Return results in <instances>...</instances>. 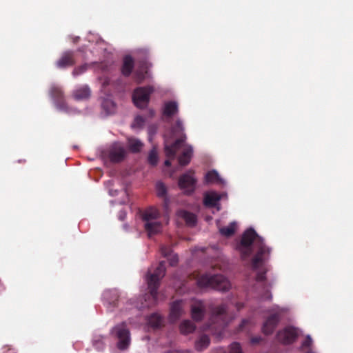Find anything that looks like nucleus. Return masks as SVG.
I'll return each mask as SVG.
<instances>
[{
  "mask_svg": "<svg viewBox=\"0 0 353 353\" xmlns=\"http://www.w3.org/2000/svg\"><path fill=\"white\" fill-rule=\"evenodd\" d=\"M237 249L241 254L242 260H247L254 252L251 261L250 267L258 271L256 280L263 282L265 280L267 270L265 263L269 260L272 249L264 242V239L259 236L253 228L246 230L242 234Z\"/></svg>",
  "mask_w": 353,
  "mask_h": 353,
  "instance_id": "nucleus-1",
  "label": "nucleus"
},
{
  "mask_svg": "<svg viewBox=\"0 0 353 353\" xmlns=\"http://www.w3.org/2000/svg\"><path fill=\"white\" fill-rule=\"evenodd\" d=\"M165 274V263L161 261L152 274L148 273L146 281L149 289V293L145 294L141 298V304H136L135 307L139 310L150 307L156 305L157 302L158 289L161 279Z\"/></svg>",
  "mask_w": 353,
  "mask_h": 353,
  "instance_id": "nucleus-2",
  "label": "nucleus"
},
{
  "mask_svg": "<svg viewBox=\"0 0 353 353\" xmlns=\"http://www.w3.org/2000/svg\"><path fill=\"white\" fill-rule=\"evenodd\" d=\"M226 310L227 307L224 304L214 307L205 330L215 333L220 332L228 323Z\"/></svg>",
  "mask_w": 353,
  "mask_h": 353,
  "instance_id": "nucleus-3",
  "label": "nucleus"
},
{
  "mask_svg": "<svg viewBox=\"0 0 353 353\" xmlns=\"http://www.w3.org/2000/svg\"><path fill=\"white\" fill-rule=\"evenodd\" d=\"M200 288H212L219 291H227L230 287L229 281L221 274H203L196 281Z\"/></svg>",
  "mask_w": 353,
  "mask_h": 353,
  "instance_id": "nucleus-4",
  "label": "nucleus"
},
{
  "mask_svg": "<svg viewBox=\"0 0 353 353\" xmlns=\"http://www.w3.org/2000/svg\"><path fill=\"white\" fill-rule=\"evenodd\" d=\"M171 132L173 137H177L176 140L172 144L165 145V155L170 159H174L176 152L181 148L186 139L184 133V128L181 120H176L175 124L172 127Z\"/></svg>",
  "mask_w": 353,
  "mask_h": 353,
  "instance_id": "nucleus-5",
  "label": "nucleus"
},
{
  "mask_svg": "<svg viewBox=\"0 0 353 353\" xmlns=\"http://www.w3.org/2000/svg\"><path fill=\"white\" fill-rule=\"evenodd\" d=\"M111 333L118 339L117 347L119 350H123L128 347L130 343V334L125 322L115 325Z\"/></svg>",
  "mask_w": 353,
  "mask_h": 353,
  "instance_id": "nucleus-6",
  "label": "nucleus"
},
{
  "mask_svg": "<svg viewBox=\"0 0 353 353\" xmlns=\"http://www.w3.org/2000/svg\"><path fill=\"white\" fill-rule=\"evenodd\" d=\"M153 92L154 88L151 85L136 88L132 94L134 105L139 108L147 107L150 101V94Z\"/></svg>",
  "mask_w": 353,
  "mask_h": 353,
  "instance_id": "nucleus-7",
  "label": "nucleus"
},
{
  "mask_svg": "<svg viewBox=\"0 0 353 353\" xmlns=\"http://www.w3.org/2000/svg\"><path fill=\"white\" fill-rule=\"evenodd\" d=\"M193 174L194 172L189 170L186 173L182 174L179 179V188L184 190L187 194H191L195 190L196 179L194 177Z\"/></svg>",
  "mask_w": 353,
  "mask_h": 353,
  "instance_id": "nucleus-8",
  "label": "nucleus"
},
{
  "mask_svg": "<svg viewBox=\"0 0 353 353\" xmlns=\"http://www.w3.org/2000/svg\"><path fill=\"white\" fill-rule=\"evenodd\" d=\"M298 336V330L292 326H288L279 331L276 334L278 341L285 345L293 343L296 340Z\"/></svg>",
  "mask_w": 353,
  "mask_h": 353,
  "instance_id": "nucleus-9",
  "label": "nucleus"
},
{
  "mask_svg": "<svg viewBox=\"0 0 353 353\" xmlns=\"http://www.w3.org/2000/svg\"><path fill=\"white\" fill-rule=\"evenodd\" d=\"M50 94L58 109L61 110H67V104L64 99L63 92L60 87L56 85L52 86L50 90Z\"/></svg>",
  "mask_w": 353,
  "mask_h": 353,
  "instance_id": "nucleus-10",
  "label": "nucleus"
},
{
  "mask_svg": "<svg viewBox=\"0 0 353 353\" xmlns=\"http://www.w3.org/2000/svg\"><path fill=\"white\" fill-rule=\"evenodd\" d=\"M280 321L281 314L279 312L270 315L263 323L262 327L263 332L266 335L272 334Z\"/></svg>",
  "mask_w": 353,
  "mask_h": 353,
  "instance_id": "nucleus-11",
  "label": "nucleus"
},
{
  "mask_svg": "<svg viewBox=\"0 0 353 353\" xmlns=\"http://www.w3.org/2000/svg\"><path fill=\"white\" fill-rule=\"evenodd\" d=\"M74 52L67 50L63 52L60 58L56 61V66L60 69L73 66L75 64Z\"/></svg>",
  "mask_w": 353,
  "mask_h": 353,
  "instance_id": "nucleus-12",
  "label": "nucleus"
},
{
  "mask_svg": "<svg viewBox=\"0 0 353 353\" xmlns=\"http://www.w3.org/2000/svg\"><path fill=\"white\" fill-rule=\"evenodd\" d=\"M205 314V307L202 301H195L191 305V315L193 320L200 321Z\"/></svg>",
  "mask_w": 353,
  "mask_h": 353,
  "instance_id": "nucleus-13",
  "label": "nucleus"
},
{
  "mask_svg": "<svg viewBox=\"0 0 353 353\" xmlns=\"http://www.w3.org/2000/svg\"><path fill=\"white\" fill-rule=\"evenodd\" d=\"M160 217V212L154 207H150L143 212L141 218L145 223L155 221Z\"/></svg>",
  "mask_w": 353,
  "mask_h": 353,
  "instance_id": "nucleus-14",
  "label": "nucleus"
},
{
  "mask_svg": "<svg viewBox=\"0 0 353 353\" xmlns=\"http://www.w3.org/2000/svg\"><path fill=\"white\" fill-rule=\"evenodd\" d=\"M183 304L182 300H177L174 301L170 306V319L173 321H176L183 313Z\"/></svg>",
  "mask_w": 353,
  "mask_h": 353,
  "instance_id": "nucleus-15",
  "label": "nucleus"
},
{
  "mask_svg": "<svg viewBox=\"0 0 353 353\" xmlns=\"http://www.w3.org/2000/svg\"><path fill=\"white\" fill-rule=\"evenodd\" d=\"M125 152L122 147H114L109 152V158L112 162L119 163L123 160Z\"/></svg>",
  "mask_w": 353,
  "mask_h": 353,
  "instance_id": "nucleus-16",
  "label": "nucleus"
},
{
  "mask_svg": "<svg viewBox=\"0 0 353 353\" xmlns=\"http://www.w3.org/2000/svg\"><path fill=\"white\" fill-rule=\"evenodd\" d=\"M104 299L110 307H115L118 305L119 295L117 290H109L104 293Z\"/></svg>",
  "mask_w": 353,
  "mask_h": 353,
  "instance_id": "nucleus-17",
  "label": "nucleus"
},
{
  "mask_svg": "<svg viewBox=\"0 0 353 353\" xmlns=\"http://www.w3.org/2000/svg\"><path fill=\"white\" fill-rule=\"evenodd\" d=\"M134 63L132 57L127 55L123 58V65L121 67V72L123 76L129 77L134 68Z\"/></svg>",
  "mask_w": 353,
  "mask_h": 353,
  "instance_id": "nucleus-18",
  "label": "nucleus"
},
{
  "mask_svg": "<svg viewBox=\"0 0 353 353\" xmlns=\"http://www.w3.org/2000/svg\"><path fill=\"white\" fill-rule=\"evenodd\" d=\"M151 66V64L144 62L141 68L137 70L134 73L135 81L138 83H142L148 77V69Z\"/></svg>",
  "mask_w": 353,
  "mask_h": 353,
  "instance_id": "nucleus-19",
  "label": "nucleus"
},
{
  "mask_svg": "<svg viewBox=\"0 0 353 353\" xmlns=\"http://www.w3.org/2000/svg\"><path fill=\"white\" fill-rule=\"evenodd\" d=\"M221 199V196L216 192L206 193L204 196L203 203L207 207H215Z\"/></svg>",
  "mask_w": 353,
  "mask_h": 353,
  "instance_id": "nucleus-20",
  "label": "nucleus"
},
{
  "mask_svg": "<svg viewBox=\"0 0 353 353\" xmlns=\"http://www.w3.org/2000/svg\"><path fill=\"white\" fill-rule=\"evenodd\" d=\"M144 228L148 232V236H151L160 232L162 228V224L161 222L155 221L149 223H145Z\"/></svg>",
  "mask_w": 353,
  "mask_h": 353,
  "instance_id": "nucleus-21",
  "label": "nucleus"
},
{
  "mask_svg": "<svg viewBox=\"0 0 353 353\" xmlns=\"http://www.w3.org/2000/svg\"><path fill=\"white\" fill-rule=\"evenodd\" d=\"M178 112V104L176 101H170L165 102L163 110V115L171 117Z\"/></svg>",
  "mask_w": 353,
  "mask_h": 353,
  "instance_id": "nucleus-22",
  "label": "nucleus"
},
{
  "mask_svg": "<svg viewBox=\"0 0 353 353\" xmlns=\"http://www.w3.org/2000/svg\"><path fill=\"white\" fill-rule=\"evenodd\" d=\"M192 152L193 150L191 146L185 148L178 158L179 163L182 166L187 165L190 162Z\"/></svg>",
  "mask_w": 353,
  "mask_h": 353,
  "instance_id": "nucleus-23",
  "label": "nucleus"
},
{
  "mask_svg": "<svg viewBox=\"0 0 353 353\" xmlns=\"http://www.w3.org/2000/svg\"><path fill=\"white\" fill-rule=\"evenodd\" d=\"M90 90L87 85L82 86L73 92V97L76 100H83L89 98Z\"/></svg>",
  "mask_w": 353,
  "mask_h": 353,
  "instance_id": "nucleus-24",
  "label": "nucleus"
},
{
  "mask_svg": "<svg viewBox=\"0 0 353 353\" xmlns=\"http://www.w3.org/2000/svg\"><path fill=\"white\" fill-rule=\"evenodd\" d=\"M210 343V338L206 334H202L200 336L198 340L195 342V348L197 351H203L206 349Z\"/></svg>",
  "mask_w": 353,
  "mask_h": 353,
  "instance_id": "nucleus-25",
  "label": "nucleus"
},
{
  "mask_svg": "<svg viewBox=\"0 0 353 353\" xmlns=\"http://www.w3.org/2000/svg\"><path fill=\"white\" fill-rule=\"evenodd\" d=\"M182 218L189 226H194L196 223V216L192 212L183 210L181 212Z\"/></svg>",
  "mask_w": 353,
  "mask_h": 353,
  "instance_id": "nucleus-26",
  "label": "nucleus"
},
{
  "mask_svg": "<svg viewBox=\"0 0 353 353\" xmlns=\"http://www.w3.org/2000/svg\"><path fill=\"white\" fill-rule=\"evenodd\" d=\"M195 328L194 324L190 320H185L180 325V331L183 334L192 333Z\"/></svg>",
  "mask_w": 353,
  "mask_h": 353,
  "instance_id": "nucleus-27",
  "label": "nucleus"
},
{
  "mask_svg": "<svg viewBox=\"0 0 353 353\" xmlns=\"http://www.w3.org/2000/svg\"><path fill=\"white\" fill-rule=\"evenodd\" d=\"M163 319L157 314H152L148 318V324L153 328H159L162 325Z\"/></svg>",
  "mask_w": 353,
  "mask_h": 353,
  "instance_id": "nucleus-28",
  "label": "nucleus"
},
{
  "mask_svg": "<svg viewBox=\"0 0 353 353\" xmlns=\"http://www.w3.org/2000/svg\"><path fill=\"white\" fill-rule=\"evenodd\" d=\"M206 183H215L220 181V177L218 172L215 170H211L206 173L205 176Z\"/></svg>",
  "mask_w": 353,
  "mask_h": 353,
  "instance_id": "nucleus-29",
  "label": "nucleus"
},
{
  "mask_svg": "<svg viewBox=\"0 0 353 353\" xmlns=\"http://www.w3.org/2000/svg\"><path fill=\"white\" fill-rule=\"evenodd\" d=\"M128 145L132 152H138L141 150L143 143L138 139L131 138L128 139Z\"/></svg>",
  "mask_w": 353,
  "mask_h": 353,
  "instance_id": "nucleus-30",
  "label": "nucleus"
},
{
  "mask_svg": "<svg viewBox=\"0 0 353 353\" xmlns=\"http://www.w3.org/2000/svg\"><path fill=\"white\" fill-rule=\"evenodd\" d=\"M235 230L236 224L234 223H231L228 226L221 228L219 230V232L223 236L230 237L234 234Z\"/></svg>",
  "mask_w": 353,
  "mask_h": 353,
  "instance_id": "nucleus-31",
  "label": "nucleus"
},
{
  "mask_svg": "<svg viewBox=\"0 0 353 353\" xmlns=\"http://www.w3.org/2000/svg\"><path fill=\"white\" fill-rule=\"evenodd\" d=\"M157 194L159 197H165L167 189L163 183L159 181L156 184Z\"/></svg>",
  "mask_w": 353,
  "mask_h": 353,
  "instance_id": "nucleus-32",
  "label": "nucleus"
},
{
  "mask_svg": "<svg viewBox=\"0 0 353 353\" xmlns=\"http://www.w3.org/2000/svg\"><path fill=\"white\" fill-rule=\"evenodd\" d=\"M148 162L150 165L154 166L157 164L158 162V155L156 150L153 148L149 153Z\"/></svg>",
  "mask_w": 353,
  "mask_h": 353,
  "instance_id": "nucleus-33",
  "label": "nucleus"
},
{
  "mask_svg": "<svg viewBox=\"0 0 353 353\" xmlns=\"http://www.w3.org/2000/svg\"><path fill=\"white\" fill-rule=\"evenodd\" d=\"M160 250L163 257L168 258L172 254V250L169 246L162 245Z\"/></svg>",
  "mask_w": 353,
  "mask_h": 353,
  "instance_id": "nucleus-34",
  "label": "nucleus"
},
{
  "mask_svg": "<svg viewBox=\"0 0 353 353\" xmlns=\"http://www.w3.org/2000/svg\"><path fill=\"white\" fill-rule=\"evenodd\" d=\"M230 353H242L240 344L236 342L232 343L230 345Z\"/></svg>",
  "mask_w": 353,
  "mask_h": 353,
  "instance_id": "nucleus-35",
  "label": "nucleus"
},
{
  "mask_svg": "<svg viewBox=\"0 0 353 353\" xmlns=\"http://www.w3.org/2000/svg\"><path fill=\"white\" fill-rule=\"evenodd\" d=\"M86 65H81L77 68H75L72 71V75L74 77H77L79 74H81L86 70Z\"/></svg>",
  "mask_w": 353,
  "mask_h": 353,
  "instance_id": "nucleus-36",
  "label": "nucleus"
},
{
  "mask_svg": "<svg viewBox=\"0 0 353 353\" xmlns=\"http://www.w3.org/2000/svg\"><path fill=\"white\" fill-rule=\"evenodd\" d=\"M168 259L171 266H175L178 263L179 258L176 254H172L169 257H168Z\"/></svg>",
  "mask_w": 353,
  "mask_h": 353,
  "instance_id": "nucleus-37",
  "label": "nucleus"
},
{
  "mask_svg": "<svg viewBox=\"0 0 353 353\" xmlns=\"http://www.w3.org/2000/svg\"><path fill=\"white\" fill-rule=\"evenodd\" d=\"M312 344V338L310 337V336L307 335L305 340L303 341L302 343V347L303 348H307V347H310Z\"/></svg>",
  "mask_w": 353,
  "mask_h": 353,
  "instance_id": "nucleus-38",
  "label": "nucleus"
},
{
  "mask_svg": "<svg viewBox=\"0 0 353 353\" xmlns=\"http://www.w3.org/2000/svg\"><path fill=\"white\" fill-rule=\"evenodd\" d=\"M144 121V119L141 116H137L134 119V125L141 127L143 125Z\"/></svg>",
  "mask_w": 353,
  "mask_h": 353,
  "instance_id": "nucleus-39",
  "label": "nucleus"
},
{
  "mask_svg": "<svg viewBox=\"0 0 353 353\" xmlns=\"http://www.w3.org/2000/svg\"><path fill=\"white\" fill-rule=\"evenodd\" d=\"M249 323V321L247 319H243L241 323L239 325V330L241 331L243 330L244 327Z\"/></svg>",
  "mask_w": 353,
  "mask_h": 353,
  "instance_id": "nucleus-40",
  "label": "nucleus"
},
{
  "mask_svg": "<svg viewBox=\"0 0 353 353\" xmlns=\"http://www.w3.org/2000/svg\"><path fill=\"white\" fill-rule=\"evenodd\" d=\"M125 216H126V213H125V211L121 210L119 212V220L123 221L125 219Z\"/></svg>",
  "mask_w": 353,
  "mask_h": 353,
  "instance_id": "nucleus-41",
  "label": "nucleus"
},
{
  "mask_svg": "<svg viewBox=\"0 0 353 353\" xmlns=\"http://www.w3.org/2000/svg\"><path fill=\"white\" fill-rule=\"evenodd\" d=\"M261 337L260 336H256V337H252L251 339V343L252 344H256V343H259L261 341Z\"/></svg>",
  "mask_w": 353,
  "mask_h": 353,
  "instance_id": "nucleus-42",
  "label": "nucleus"
},
{
  "mask_svg": "<svg viewBox=\"0 0 353 353\" xmlns=\"http://www.w3.org/2000/svg\"><path fill=\"white\" fill-rule=\"evenodd\" d=\"M164 165H165V166H167V167L170 166V165H171V161H170V159H167V160H165V162H164Z\"/></svg>",
  "mask_w": 353,
  "mask_h": 353,
  "instance_id": "nucleus-43",
  "label": "nucleus"
},
{
  "mask_svg": "<svg viewBox=\"0 0 353 353\" xmlns=\"http://www.w3.org/2000/svg\"><path fill=\"white\" fill-rule=\"evenodd\" d=\"M110 103L113 107L114 106V103L112 101H106L103 103V107L105 108L107 104Z\"/></svg>",
  "mask_w": 353,
  "mask_h": 353,
  "instance_id": "nucleus-44",
  "label": "nucleus"
},
{
  "mask_svg": "<svg viewBox=\"0 0 353 353\" xmlns=\"http://www.w3.org/2000/svg\"><path fill=\"white\" fill-rule=\"evenodd\" d=\"M17 162L19 163H25L26 162V160L25 159H21L17 160Z\"/></svg>",
  "mask_w": 353,
  "mask_h": 353,
  "instance_id": "nucleus-45",
  "label": "nucleus"
},
{
  "mask_svg": "<svg viewBox=\"0 0 353 353\" xmlns=\"http://www.w3.org/2000/svg\"><path fill=\"white\" fill-rule=\"evenodd\" d=\"M243 307V303H237L236 304V307H237L238 310H240Z\"/></svg>",
  "mask_w": 353,
  "mask_h": 353,
  "instance_id": "nucleus-46",
  "label": "nucleus"
},
{
  "mask_svg": "<svg viewBox=\"0 0 353 353\" xmlns=\"http://www.w3.org/2000/svg\"><path fill=\"white\" fill-rule=\"evenodd\" d=\"M150 114H151V115L152 116V115H154V112L153 110H151V111H150Z\"/></svg>",
  "mask_w": 353,
  "mask_h": 353,
  "instance_id": "nucleus-47",
  "label": "nucleus"
},
{
  "mask_svg": "<svg viewBox=\"0 0 353 353\" xmlns=\"http://www.w3.org/2000/svg\"><path fill=\"white\" fill-rule=\"evenodd\" d=\"M306 353H314V352H312V351H309V352H306Z\"/></svg>",
  "mask_w": 353,
  "mask_h": 353,
  "instance_id": "nucleus-48",
  "label": "nucleus"
},
{
  "mask_svg": "<svg viewBox=\"0 0 353 353\" xmlns=\"http://www.w3.org/2000/svg\"><path fill=\"white\" fill-rule=\"evenodd\" d=\"M269 299H272V296L270 295L269 297H268Z\"/></svg>",
  "mask_w": 353,
  "mask_h": 353,
  "instance_id": "nucleus-49",
  "label": "nucleus"
}]
</instances>
